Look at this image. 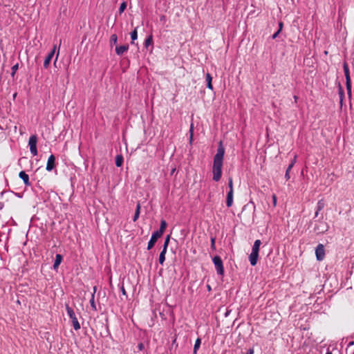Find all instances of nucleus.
Segmentation results:
<instances>
[{
  "label": "nucleus",
  "instance_id": "ea45409f",
  "mask_svg": "<svg viewBox=\"0 0 354 354\" xmlns=\"http://www.w3.org/2000/svg\"><path fill=\"white\" fill-rule=\"evenodd\" d=\"M279 30H280V31H281L282 30V28H283V23L282 22H279Z\"/></svg>",
  "mask_w": 354,
  "mask_h": 354
},
{
  "label": "nucleus",
  "instance_id": "b1692460",
  "mask_svg": "<svg viewBox=\"0 0 354 354\" xmlns=\"http://www.w3.org/2000/svg\"><path fill=\"white\" fill-rule=\"evenodd\" d=\"M339 95L340 99V104H342L343 98L344 97V90L340 84H339Z\"/></svg>",
  "mask_w": 354,
  "mask_h": 354
},
{
  "label": "nucleus",
  "instance_id": "2f4dec72",
  "mask_svg": "<svg viewBox=\"0 0 354 354\" xmlns=\"http://www.w3.org/2000/svg\"><path fill=\"white\" fill-rule=\"evenodd\" d=\"M18 68H19V64H18V63H17L16 64H15V65L12 67V68H11V70H12V73H11V75H12V77H14V76H15V74L16 73V72H17V71L18 70Z\"/></svg>",
  "mask_w": 354,
  "mask_h": 354
},
{
  "label": "nucleus",
  "instance_id": "58836bf2",
  "mask_svg": "<svg viewBox=\"0 0 354 354\" xmlns=\"http://www.w3.org/2000/svg\"><path fill=\"white\" fill-rule=\"evenodd\" d=\"M246 354H254V349L253 348H250L247 353Z\"/></svg>",
  "mask_w": 354,
  "mask_h": 354
},
{
  "label": "nucleus",
  "instance_id": "f3484780",
  "mask_svg": "<svg viewBox=\"0 0 354 354\" xmlns=\"http://www.w3.org/2000/svg\"><path fill=\"white\" fill-rule=\"evenodd\" d=\"M140 209H141V205H140V202H138L137 203L135 214H134V216L133 218V221L134 222L138 220V218H139V216H140Z\"/></svg>",
  "mask_w": 354,
  "mask_h": 354
},
{
  "label": "nucleus",
  "instance_id": "9b49d317",
  "mask_svg": "<svg viewBox=\"0 0 354 354\" xmlns=\"http://www.w3.org/2000/svg\"><path fill=\"white\" fill-rule=\"evenodd\" d=\"M343 69L344 72L346 82H351L348 65L346 62H344L343 64Z\"/></svg>",
  "mask_w": 354,
  "mask_h": 354
},
{
  "label": "nucleus",
  "instance_id": "2eb2a0df",
  "mask_svg": "<svg viewBox=\"0 0 354 354\" xmlns=\"http://www.w3.org/2000/svg\"><path fill=\"white\" fill-rule=\"evenodd\" d=\"M166 227H167L166 221L165 220H162L160 222V229L156 232L162 236L163 234Z\"/></svg>",
  "mask_w": 354,
  "mask_h": 354
},
{
  "label": "nucleus",
  "instance_id": "0eeeda50",
  "mask_svg": "<svg viewBox=\"0 0 354 354\" xmlns=\"http://www.w3.org/2000/svg\"><path fill=\"white\" fill-rule=\"evenodd\" d=\"M161 236H162L160 234H158L156 232H154L152 234L151 237L148 243L147 250H151L154 246L158 239H159Z\"/></svg>",
  "mask_w": 354,
  "mask_h": 354
},
{
  "label": "nucleus",
  "instance_id": "a19ab883",
  "mask_svg": "<svg viewBox=\"0 0 354 354\" xmlns=\"http://www.w3.org/2000/svg\"><path fill=\"white\" fill-rule=\"evenodd\" d=\"M4 207L3 203L0 202V210L2 209Z\"/></svg>",
  "mask_w": 354,
  "mask_h": 354
},
{
  "label": "nucleus",
  "instance_id": "09e8293b",
  "mask_svg": "<svg viewBox=\"0 0 354 354\" xmlns=\"http://www.w3.org/2000/svg\"><path fill=\"white\" fill-rule=\"evenodd\" d=\"M326 354H333V353H331V351H327V353H326Z\"/></svg>",
  "mask_w": 354,
  "mask_h": 354
},
{
  "label": "nucleus",
  "instance_id": "aec40b11",
  "mask_svg": "<svg viewBox=\"0 0 354 354\" xmlns=\"http://www.w3.org/2000/svg\"><path fill=\"white\" fill-rule=\"evenodd\" d=\"M167 253V250L162 249L160 255H159V259H158V261L160 263V264L162 265L163 263L165 262V254Z\"/></svg>",
  "mask_w": 354,
  "mask_h": 354
},
{
  "label": "nucleus",
  "instance_id": "c756f323",
  "mask_svg": "<svg viewBox=\"0 0 354 354\" xmlns=\"http://www.w3.org/2000/svg\"><path fill=\"white\" fill-rule=\"evenodd\" d=\"M228 187H229V192H231L232 193H234V189H233V180L232 178H229L228 180Z\"/></svg>",
  "mask_w": 354,
  "mask_h": 354
},
{
  "label": "nucleus",
  "instance_id": "4be33fe9",
  "mask_svg": "<svg viewBox=\"0 0 354 354\" xmlns=\"http://www.w3.org/2000/svg\"><path fill=\"white\" fill-rule=\"evenodd\" d=\"M261 244V241L259 239L256 240L254 243L252 250L259 252V248Z\"/></svg>",
  "mask_w": 354,
  "mask_h": 354
},
{
  "label": "nucleus",
  "instance_id": "dca6fc26",
  "mask_svg": "<svg viewBox=\"0 0 354 354\" xmlns=\"http://www.w3.org/2000/svg\"><path fill=\"white\" fill-rule=\"evenodd\" d=\"M62 256L59 254H56L55 260V262L53 264L54 269H57L59 267V266L60 265V263L62 262Z\"/></svg>",
  "mask_w": 354,
  "mask_h": 354
},
{
  "label": "nucleus",
  "instance_id": "423d86ee",
  "mask_svg": "<svg viewBox=\"0 0 354 354\" xmlns=\"http://www.w3.org/2000/svg\"><path fill=\"white\" fill-rule=\"evenodd\" d=\"M55 167V157L51 154L47 161L46 169L48 171H51Z\"/></svg>",
  "mask_w": 354,
  "mask_h": 354
},
{
  "label": "nucleus",
  "instance_id": "37998d69",
  "mask_svg": "<svg viewBox=\"0 0 354 354\" xmlns=\"http://www.w3.org/2000/svg\"><path fill=\"white\" fill-rule=\"evenodd\" d=\"M319 212H320V211H317V209L316 210L315 214V217H317V216H318V214H319Z\"/></svg>",
  "mask_w": 354,
  "mask_h": 354
},
{
  "label": "nucleus",
  "instance_id": "7ed1b4c3",
  "mask_svg": "<svg viewBox=\"0 0 354 354\" xmlns=\"http://www.w3.org/2000/svg\"><path fill=\"white\" fill-rule=\"evenodd\" d=\"M212 261L214 264L217 274L223 276L224 274V268L221 258L219 256H215L212 259Z\"/></svg>",
  "mask_w": 354,
  "mask_h": 354
},
{
  "label": "nucleus",
  "instance_id": "ddd939ff",
  "mask_svg": "<svg viewBox=\"0 0 354 354\" xmlns=\"http://www.w3.org/2000/svg\"><path fill=\"white\" fill-rule=\"evenodd\" d=\"M296 158L297 156H295L294 159L291 161V162L289 164L286 171V174H285V178L286 180H289L290 176V171L291 170V169L293 167L294 165L295 164V162H296Z\"/></svg>",
  "mask_w": 354,
  "mask_h": 354
},
{
  "label": "nucleus",
  "instance_id": "1a4fd4ad",
  "mask_svg": "<svg viewBox=\"0 0 354 354\" xmlns=\"http://www.w3.org/2000/svg\"><path fill=\"white\" fill-rule=\"evenodd\" d=\"M258 257H259V252L252 250V252L249 256V260H250V264L252 266H254L257 265V261H258Z\"/></svg>",
  "mask_w": 354,
  "mask_h": 354
},
{
  "label": "nucleus",
  "instance_id": "49530a36",
  "mask_svg": "<svg viewBox=\"0 0 354 354\" xmlns=\"http://www.w3.org/2000/svg\"><path fill=\"white\" fill-rule=\"evenodd\" d=\"M142 346H142V344H139V348H140V349H142Z\"/></svg>",
  "mask_w": 354,
  "mask_h": 354
},
{
  "label": "nucleus",
  "instance_id": "f704fd0d",
  "mask_svg": "<svg viewBox=\"0 0 354 354\" xmlns=\"http://www.w3.org/2000/svg\"><path fill=\"white\" fill-rule=\"evenodd\" d=\"M215 241H216V239L214 237H212L211 238V248L212 250H216V248H215Z\"/></svg>",
  "mask_w": 354,
  "mask_h": 354
},
{
  "label": "nucleus",
  "instance_id": "20e7f679",
  "mask_svg": "<svg viewBox=\"0 0 354 354\" xmlns=\"http://www.w3.org/2000/svg\"><path fill=\"white\" fill-rule=\"evenodd\" d=\"M37 138L35 135H32L30 137L28 145L30 147V151L33 156H36L37 154Z\"/></svg>",
  "mask_w": 354,
  "mask_h": 354
},
{
  "label": "nucleus",
  "instance_id": "412c9836",
  "mask_svg": "<svg viewBox=\"0 0 354 354\" xmlns=\"http://www.w3.org/2000/svg\"><path fill=\"white\" fill-rule=\"evenodd\" d=\"M123 160H124V159H123V157H122V155L116 156V157H115V165L117 167H121L122 165V164H123Z\"/></svg>",
  "mask_w": 354,
  "mask_h": 354
},
{
  "label": "nucleus",
  "instance_id": "f03ea898",
  "mask_svg": "<svg viewBox=\"0 0 354 354\" xmlns=\"http://www.w3.org/2000/svg\"><path fill=\"white\" fill-rule=\"evenodd\" d=\"M66 310L67 312V315L70 317L72 321V324L75 330H78L80 329V324L77 320V318L75 315V311L73 309L69 306L68 304H65Z\"/></svg>",
  "mask_w": 354,
  "mask_h": 354
},
{
  "label": "nucleus",
  "instance_id": "a211bd4d",
  "mask_svg": "<svg viewBox=\"0 0 354 354\" xmlns=\"http://www.w3.org/2000/svg\"><path fill=\"white\" fill-rule=\"evenodd\" d=\"M212 77L209 73L206 74V82H207V87L211 90H213V86L212 84Z\"/></svg>",
  "mask_w": 354,
  "mask_h": 354
},
{
  "label": "nucleus",
  "instance_id": "e433bc0d",
  "mask_svg": "<svg viewBox=\"0 0 354 354\" xmlns=\"http://www.w3.org/2000/svg\"><path fill=\"white\" fill-rule=\"evenodd\" d=\"M279 32H280V30H278L275 33L273 34L272 38L275 39L278 36Z\"/></svg>",
  "mask_w": 354,
  "mask_h": 354
},
{
  "label": "nucleus",
  "instance_id": "bb28decb",
  "mask_svg": "<svg viewBox=\"0 0 354 354\" xmlns=\"http://www.w3.org/2000/svg\"><path fill=\"white\" fill-rule=\"evenodd\" d=\"M153 43V38L152 35L149 36L145 41V47H148L149 45H151Z\"/></svg>",
  "mask_w": 354,
  "mask_h": 354
},
{
  "label": "nucleus",
  "instance_id": "cd10ccee",
  "mask_svg": "<svg viewBox=\"0 0 354 354\" xmlns=\"http://www.w3.org/2000/svg\"><path fill=\"white\" fill-rule=\"evenodd\" d=\"M169 241H170V235H167L165 240L162 249L167 250V247L169 245Z\"/></svg>",
  "mask_w": 354,
  "mask_h": 354
},
{
  "label": "nucleus",
  "instance_id": "f8f14e48",
  "mask_svg": "<svg viewBox=\"0 0 354 354\" xmlns=\"http://www.w3.org/2000/svg\"><path fill=\"white\" fill-rule=\"evenodd\" d=\"M128 49H129V45H127V44L122 45V46H116L115 52H116L117 55H122L125 52H127L128 50Z\"/></svg>",
  "mask_w": 354,
  "mask_h": 354
},
{
  "label": "nucleus",
  "instance_id": "a18cd8bd",
  "mask_svg": "<svg viewBox=\"0 0 354 354\" xmlns=\"http://www.w3.org/2000/svg\"><path fill=\"white\" fill-rule=\"evenodd\" d=\"M96 289H97L96 286H94L93 287V293H94V294L95 293Z\"/></svg>",
  "mask_w": 354,
  "mask_h": 354
},
{
  "label": "nucleus",
  "instance_id": "473e14b6",
  "mask_svg": "<svg viewBox=\"0 0 354 354\" xmlns=\"http://www.w3.org/2000/svg\"><path fill=\"white\" fill-rule=\"evenodd\" d=\"M126 8H127V3L124 1L120 4V6L119 8V13L122 14Z\"/></svg>",
  "mask_w": 354,
  "mask_h": 354
},
{
  "label": "nucleus",
  "instance_id": "de8ad7c7",
  "mask_svg": "<svg viewBox=\"0 0 354 354\" xmlns=\"http://www.w3.org/2000/svg\"><path fill=\"white\" fill-rule=\"evenodd\" d=\"M165 19V16H162V17H160V20H164Z\"/></svg>",
  "mask_w": 354,
  "mask_h": 354
},
{
  "label": "nucleus",
  "instance_id": "4c0bfd02",
  "mask_svg": "<svg viewBox=\"0 0 354 354\" xmlns=\"http://www.w3.org/2000/svg\"><path fill=\"white\" fill-rule=\"evenodd\" d=\"M121 291H122V293L123 295H127L126 290H125L124 287L123 286H122V287H121Z\"/></svg>",
  "mask_w": 354,
  "mask_h": 354
},
{
  "label": "nucleus",
  "instance_id": "39448f33",
  "mask_svg": "<svg viewBox=\"0 0 354 354\" xmlns=\"http://www.w3.org/2000/svg\"><path fill=\"white\" fill-rule=\"evenodd\" d=\"M315 255L318 261H322L325 257L324 247L322 244L319 243L315 249Z\"/></svg>",
  "mask_w": 354,
  "mask_h": 354
},
{
  "label": "nucleus",
  "instance_id": "f257e3e1",
  "mask_svg": "<svg viewBox=\"0 0 354 354\" xmlns=\"http://www.w3.org/2000/svg\"><path fill=\"white\" fill-rule=\"evenodd\" d=\"M225 155V149L223 147L222 141H220L216 153L214 156L213 167H212V179L218 182L221 180L222 176V167L223 162V158Z\"/></svg>",
  "mask_w": 354,
  "mask_h": 354
},
{
  "label": "nucleus",
  "instance_id": "a878e982",
  "mask_svg": "<svg viewBox=\"0 0 354 354\" xmlns=\"http://www.w3.org/2000/svg\"><path fill=\"white\" fill-rule=\"evenodd\" d=\"M324 202L323 200H319L318 202H317V211H321L323 209V208L324 207Z\"/></svg>",
  "mask_w": 354,
  "mask_h": 354
},
{
  "label": "nucleus",
  "instance_id": "5701e85b",
  "mask_svg": "<svg viewBox=\"0 0 354 354\" xmlns=\"http://www.w3.org/2000/svg\"><path fill=\"white\" fill-rule=\"evenodd\" d=\"M138 37V32H137V28H136L131 32V44H134V41Z\"/></svg>",
  "mask_w": 354,
  "mask_h": 354
},
{
  "label": "nucleus",
  "instance_id": "72a5a7b5",
  "mask_svg": "<svg viewBox=\"0 0 354 354\" xmlns=\"http://www.w3.org/2000/svg\"><path fill=\"white\" fill-rule=\"evenodd\" d=\"M193 124L191 125V127H190V130H189V132H190V136H189V142L192 143V140H193Z\"/></svg>",
  "mask_w": 354,
  "mask_h": 354
},
{
  "label": "nucleus",
  "instance_id": "6ab92c4d",
  "mask_svg": "<svg viewBox=\"0 0 354 354\" xmlns=\"http://www.w3.org/2000/svg\"><path fill=\"white\" fill-rule=\"evenodd\" d=\"M201 344V338L198 337L196 339L195 344H194V350H193L194 354H197V351H198V348H200Z\"/></svg>",
  "mask_w": 354,
  "mask_h": 354
},
{
  "label": "nucleus",
  "instance_id": "7c9ffc66",
  "mask_svg": "<svg viewBox=\"0 0 354 354\" xmlns=\"http://www.w3.org/2000/svg\"><path fill=\"white\" fill-rule=\"evenodd\" d=\"M90 304H91V307H92L94 310H96V306H95V297H94V293H92V295H91V299H90Z\"/></svg>",
  "mask_w": 354,
  "mask_h": 354
},
{
  "label": "nucleus",
  "instance_id": "79ce46f5",
  "mask_svg": "<svg viewBox=\"0 0 354 354\" xmlns=\"http://www.w3.org/2000/svg\"><path fill=\"white\" fill-rule=\"evenodd\" d=\"M58 55H59V53L57 54L56 58H55V62H54V65H55V64L57 62Z\"/></svg>",
  "mask_w": 354,
  "mask_h": 354
},
{
  "label": "nucleus",
  "instance_id": "c03bdc74",
  "mask_svg": "<svg viewBox=\"0 0 354 354\" xmlns=\"http://www.w3.org/2000/svg\"><path fill=\"white\" fill-rule=\"evenodd\" d=\"M354 345V342H350L348 344V346H353Z\"/></svg>",
  "mask_w": 354,
  "mask_h": 354
},
{
  "label": "nucleus",
  "instance_id": "c9c22d12",
  "mask_svg": "<svg viewBox=\"0 0 354 354\" xmlns=\"http://www.w3.org/2000/svg\"><path fill=\"white\" fill-rule=\"evenodd\" d=\"M272 198L273 205H274V207H276V205H277V196L275 194H273Z\"/></svg>",
  "mask_w": 354,
  "mask_h": 354
},
{
  "label": "nucleus",
  "instance_id": "c85d7f7f",
  "mask_svg": "<svg viewBox=\"0 0 354 354\" xmlns=\"http://www.w3.org/2000/svg\"><path fill=\"white\" fill-rule=\"evenodd\" d=\"M118 42V36L115 34H113L110 37V43L111 44H116Z\"/></svg>",
  "mask_w": 354,
  "mask_h": 354
},
{
  "label": "nucleus",
  "instance_id": "6e6552de",
  "mask_svg": "<svg viewBox=\"0 0 354 354\" xmlns=\"http://www.w3.org/2000/svg\"><path fill=\"white\" fill-rule=\"evenodd\" d=\"M55 49H56V46H54L53 48L46 57L44 62V68H47L49 66L51 59L55 55Z\"/></svg>",
  "mask_w": 354,
  "mask_h": 354
},
{
  "label": "nucleus",
  "instance_id": "9d476101",
  "mask_svg": "<svg viewBox=\"0 0 354 354\" xmlns=\"http://www.w3.org/2000/svg\"><path fill=\"white\" fill-rule=\"evenodd\" d=\"M19 178L24 181L26 186L30 185L28 175L24 171H21L19 174Z\"/></svg>",
  "mask_w": 354,
  "mask_h": 354
},
{
  "label": "nucleus",
  "instance_id": "393cba45",
  "mask_svg": "<svg viewBox=\"0 0 354 354\" xmlns=\"http://www.w3.org/2000/svg\"><path fill=\"white\" fill-rule=\"evenodd\" d=\"M346 90H347V93H348V97H351V95H352L351 82H346Z\"/></svg>",
  "mask_w": 354,
  "mask_h": 354
},
{
  "label": "nucleus",
  "instance_id": "4468645a",
  "mask_svg": "<svg viewBox=\"0 0 354 354\" xmlns=\"http://www.w3.org/2000/svg\"><path fill=\"white\" fill-rule=\"evenodd\" d=\"M233 194L231 192H228L227 194L226 205L230 207L233 204Z\"/></svg>",
  "mask_w": 354,
  "mask_h": 354
}]
</instances>
